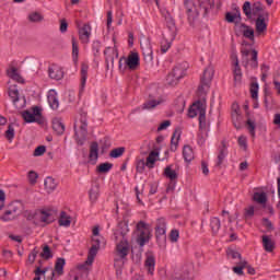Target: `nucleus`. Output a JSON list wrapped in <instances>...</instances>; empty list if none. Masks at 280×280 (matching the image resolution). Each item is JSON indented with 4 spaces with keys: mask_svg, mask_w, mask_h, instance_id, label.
Returning <instances> with one entry per match:
<instances>
[{
    "mask_svg": "<svg viewBox=\"0 0 280 280\" xmlns=\"http://www.w3.org/2000/svg\"><path fill=\"white\" fill-rule=\"evenodd\" d=\"M104 244V237L100 235V228L95 226L92 230V246L89 250L88 259L84 264L79 265L72 271V280H88L89 271L91 270V266H93V261H95V257H97V253L100 250V246Z\"/></svg>",
    "mask_w": 280,
    "mask_h": 280,
    "instance_id": "nucleus-1",
    "label": "nucleus"
},
{
    "mask_svg": "<svg viewBox=\"0 0 280 280\" xmlns=\"http://www.w3.org/2000/svg\"><path fill=\"white\" fill-rule=\"evenodd\" d=\"M128 224L121 222L118 224L116 232L114 233L116 240V249L120 259L115 260V267L121 266L124 264V258L128 255L130 250V245L128 244V238H126V233H128Z\"/></svg>",
    "mask_w": 280,
    "mask_h": 280,
    "instance_id": "nucleus-2",
    "label": "nucleus"
},
{
    "mask_svg": "<svg viewBox=\"0 0 280 280\" xmlns=\"http://www.w3.org/2000/svg\"><path fill=\"white\" fill-rule=\"evenodd\" d=\"M58 215L56 208H42L35 211L28 217V220L35 224V226H45V224H51Z\"/></svg>",
    "mask_w": 280,
    "mask_h": 280,
    "instance_id": "nucleus-3",
    "label": "nucleus"
},
{
    "mask_svg": "<svg viewBox=\"0 0 280 280\" xmlns=\"http://www.w3.org/2000/svg\"><path fill=\"white\" fill-rule=\"evenodd\" d=\"M199 116V128L200 130H207V101H197L188 109V117Z\"/></svg>",
    "mask_w": 280,
    "mask_h": 280,
    "instance_id": "nucleus-4",
    "label": "nucleus"
},
{
    "mask_svg": "<svg viewBox=\"0 0 280 280\" xmlns=\"http://www.w3.org/2000/svg\"><path fill=\"white\" fill-rule=\"evenodd\" d=\"M141 67V57L138 51H130L127 57H120L118 69L121 73L125 71H137Z\"/></svg>",
    "mask_w": 280,
    "mask_h": 280,
    "instance_id": "nucleus-5",
    "label": "nucleus"
},
{
    "mask_svg": "<svg viewBox=\"0 0 280 280\" xmlns=\"http://www.w3.org/2000/svg\"><path fill=\"white\" fill-rule=\"evenodd\" d=\"M86 114H80L74 121V133L75 141L79 145L84 144V139H86Z\"/></svg>",
    "mask_w": 280,
    "mask_h": 280,
    "instance_id": "nucleus-6",
    "label": "nucleus"
},
{
    "mask_svg": "<svg viewBox=\"0 0 280 280\" xmlns=\"http://www.w3.org/2000/svg\"><path fill=\"white\" fill-rule=\"evenodd\" d=\"M136 242L143 248L144 244H148L152 237V228L150 224H147L143 221H140L137 224V231H136Z\"/></svg>",
    "mask_w": 280,
    "mask_h": 280,
    "instance_id": "nucleus-7",
    "label": "nucleus"
},
{
    "mask_svg": "<svg viewBox=\"0 0 280 280\" xmlns=\"http://www.w3.org/2000/svg\"><path fill=\"white\" fill-rule=\"evenodd\" d=\"M22 117L26 124H40L43 121V109L40 107H32L22 112Z\"/></svg>",
    "mask_w": 280,
    "mask_h": 280,
    "instance_id": "nucleus-8",
    "label": "nucleus"
},
{
    "mask_svg": "<svg viewBox=\"0 0 280 280\" xmlns=\"http://www.w3.org/2000/svg\"><path fill=\"white\" fill-rule=\"evenodd\" d=\"M185 73H187V62L179 63L173 68L167 75L166 81L168 84H178V80L185 78Z\"/></svg>",
    "mask_w": 280,
    "mask_h": 280,
    "instance_id": "nucleus-9",
    "label": "nucleus"
},
{
    "mask_svg": "<svg viewBox=\"0 0 280 280\" xmlns=\"http://www.w3.org/2000/svg\"><path fill=\"white\" fill-rule=\"evenodd\" d=\"M66 264L67 261L63 258H58L55 264V270L46 269L47 276H45V280H58V277H62Z\"/></svg>",
    "mask_w": 280,
    "mask_h": 280,
    "instance_id": "nucleus-10",
    "label": "nucleus"
},
{
    "mask_svg": "<svg viewBox=\"0 0 280 280\" xmlns=\"http://www.w3.org/2000/svg\"><path fill=\"white\" fill-rule=\"evenodd\" d=\"M9 97L12 100V103L15 106V108H25V96H21L16 85H11L9 88Z\"/></svg>",
    "mask_w": 280,
    "mask_h": 280,
    "instance_id": "nucleus-11",
    "label": "nucleus"
},
{
    "mask_svg": "<svg viewBox=\"0 0 280 280\" xmlns=\"http://www.w3.org/2000/svg\"><path fill=\"white\" fill-rule=\"evenodd\" d=\"M144 268L148 275L154 277V271L156 270V255L153 252H147L144 254Z\"/></svg>",
    "mask_w": 280,
    "mask_h": 280,
    "instance_id": "nucleus-12",
    "label": "nucleus"
},
{
    "mask_svg": "<svg viewBox=\"0 0 280 280\" xmlns=\"http://www.w3.org/2000/svg\"><path fill=\"white\" fill-rule=\"evenodd\" d=\"M155 237L159 242V244H164L166 237H167V223L165 222V219H159L158 224L155 228Z\"/></svg>",
    "mask_w": 280,
    "mask_h": 280,
    "instance_id": "nucleus-13",
    "label": "nucleus"
},
{
    "mask_svg": "<svg viewBox=\"0 0 280 280\" xmlns=\"http://www.w3.org/2000/svg\"><path fill=\"white\" fill-rule=\"evenodd\" d=\"M213 67H208L203 71V77L201 79L202 84L199 86V93H207L209 91V82L213 80Z\"/></svg>",
    "mask_w": 280,
    "mask_h": 280,
    "instance_id": "nucleus-14",
    "label": "nucleus"
},
{
    "mask_svg": "<svg viewBox=\"0 0 280 280\" xmlns=\"http://www.w3.org/2000/svg\"><path fill=\"white\" fill-rule=\"evenodd\" d=\"M114 47H107L104 51L105 60L107 65H114L115 58H119V51L117 50V40L113 37Z\"/></svg>",
    "mask_w": 280,
    "mask_h": 280,
    "instance_id": "nucleus-15",
    "label": "nucleus"
},
{
    "mask_svg": "<svg viewBox=\"0 0 280 280\" xmlns=\"http://www.w3.org/2000/svg\"><path fill=\"white\" fill-rule=\"evenodd\" d=\"M244 14L247 16V19H255L257 14H261L264 9L261 8V4H255L254 8H250V2H245L243 5Z\"/></svg>",
    "mask_w": 280,
    "mask_h": 280,
    "instance_id": "nucleus-16",
    "label": "nucleus"
},
{
    "mask_svg": "<svg viewBox=\"0 0 280 280\" xmlns=\"http://www.w3.org/2000/svg\"><path fill=\"white\" fill-rule=\"evenodd\" d=\"M93 28L89 24H84L82 27L79 28V39L83 45H88L91 42V34Z\"/></svg>",
    "mask_w": 280,
    "mask_h": 280,
    "instance_id": "nucleus-17",
    "label": "nucleus"
},
{
    "mask_svg": "<svg viewBox=\"0 0 280 280\" xmlns=\"http://www.w3.org/2000/svg\"><path fill=\"white\" fill-rule=\"evenodd\" d=\"M48 75L51 80H62V78H65V71L62 70V67L52 63L49 68H48Z\"/></svg>",
    "mask_w": 280,
    "mask_h": 280,
    "instance_id": "nucleus-18",
    "label": "nucleus"
},
{
    "mask_svg": "<svg viewBox=\"0 0 280 280\" xmlns=\"http://www.w3.org/2000/svg\"><path fill=\"white\" fill-rule=\"evenodd\" d=\"M256 16V31L258 34H262V32H266L268 24L266 23V20L268 19V14L266 12L261 11V13H258Z\"/></svg>",
    "mask_w": 280,
    "mask_h": 280,
    "instance_id": "nucleus-19",
    "label": "nucleus"
},
{
    "mask_svg": "<svg viewBox=\"0 0 280 280\" xmlns=\"http://www.w3.org/2000/svg\"><path fill=\"white\" fill-rule=\"evenodd\" d=\"M159 159H161V151H151L145 160V166L148 167V170H154V166L156 165V161H159Z\"/></svg>",
    "mask_w": 280,
    "mask_h": 280,
    "instance_id": "nucleus-20",
    "label": "nucleus"
},
{
    "mask_svg": "<svg viewBox=\"0 0 280 280\" xmlns=\"http://www.w3.org/2000/svg\"><path fill=\"white\" fill-rule=\"evenodd\" d=\"M47 100L52 110H58V108H60V101L58 100V92H56V90L48 91Z\"/></svg>",
    "mask_w": 280,
    "mask_h": 280,
    "instance_id": "nucleus-21",
    "label": "nucleus"
},
{
    "mask_svg": "<svg viewBox=\"0 0 280 280\" xmlns=\"http://www.w3.org/2000/svg\"><path fill=\"white\" fill-rule=\"evenodd\" d=\"M141 49L145 60L152 62L154 60V52L152 51V45L150 44V40L145 39L142 42Z\"/></svg>",
    "mask_w": 280,
    "mask_h": 280,
    "instance_id": "nucleus-22",
    "label": "nucleus"
},
{
    "mask_svg": "<svg viewBox=\"0 0 280 280\" xmlns=\"http://www.w3.org/2000/svg\"><path fill=\"white\" fill-rule=\"evenodd\" d=\"M71 222H73V217L66 211H61L58 219L59 226H63V229H69L71 226Z\"/></svg>",
    "mask_w": 280,
    "mask_h": 280,
    "instance_id": "nucleus-23",
    "label": "nucleus"
},
{
    "mask_svg": "<svg viewBox=\"0 0 280 280\" xmlns=\"http://www.w3.org/2000/svg\"><path fill=\"white\" fill-rule=\"evenodd\" d=\"M97 159H100V147L97 145V142H93L90 148L89 163L95 165Z\"/></svg>",
    "mask_w": 280,
    "mask_h": 280,
    "instance_id": "nucleus-24",
    "label": "nucleus"
},
{
    "mask_svg": "<svg viewBox=\"0 0 280 280\" xmlns=\"http://www.w3.org/2000/svg\"><path fill=\"white\" fill-rule=\"evenodd\" d=\"M88 78H89V65L83 63L82 67H81L80 94L84 93V89L86 88Z\"/></svg>",
    "mask_w": 280,
    "mask_h": 280,
    "instance_id": "nucleus-25",
    "label": "nucleus"
},
{
    "mask_svg": "<svg viewBox=\"0 0 280 280\" xmlns=\"http://www.w3.org/2000/svg\"><path fill=\"white\" fill-rule=\"evenodd\" d=\"M18 203H11L9 210L1 217L2 222H10V220H14V214L16 213L19 206Z\"/></svg>",
    "mask_w": 280,
    "mask_h": 280,
    "instance_id": "nucleus-26",
    "label": "nucleus"
},
{
    "mask_svg": "<svg viewBox=\"0 0 280 280\" xmlns=\"http://www.w3.org/2000/svg\"><path fill=\"white\" fill-rule=\"evenodd\" d=\"M7 75L11 78V80H14L15 82H20L22 84L24 82L23 77H21V71H19V68L11 67L7 70Z\"/></svg>",
    "mask_w": 280,
    "mask_h": 280,
    "instance_id": "nucleus-27",
    "label": "nucleus"
},
{
    "mask_svg": "<svg viewBox=\"0 0 280 280\" xmlns=\"http://www.w3.org/2000/svg\"><path fill=\"white\" fill-rule=\"evenodd\" d=\"M164 176L170 180H176L178 178V168H174V165H168L164 170Z\"/></svg>",
    "mask_w": 280,
    "mask_h": 280,
    "instance_id": "nucleus-28",
    "label": "nucleus"
},
{
    "mask_svg": "<svg viewBox=\"0 0 280 280\" xmlns=\"http://www.w3.org/2000/svg\"><path fill=\"white\" fill-rule=\"evenodd\" d=\"M262 246L266 253H272L275 250V240H272V236L264 235Z\"/></svg>",
    "mask_w": 280,
    "mask_h": 280,
    "instance_id": "nucleus-29",
    "label": "nucleus"
},
{
    "mask_svg": "<svg viewBox=\"0 0 280 280\" xmlns=\"http://www.w3.org/2000/svg\"><path fill=\"white\" fill-rule=\"evenodd\" d=\"M195 158H196V155L194 153V149L189 145H184L183 159H184L185 163H191V161H194Z\"/></svg>",
    "mask_w": 280,
    "mask_h": 280,
    "instance_id": "nucleus-30",
    "label": "nucleus"
},
{
    "mask_svg": "<svg viewBox=\"0 0 280 280\" xmlns=\"http://www.w3.org/2000/svg\"><path fill=\"white\" fill-rule=\"evenodd\" d=\"M180 130L176 129L172 136L171 139V152H176V150H178V143L180 141Z\"/></svg>",
    "mask_w": 280,
    "mask_h": 280,
    "instance_id": "nucleus-31",
    "label": "nucleus"
},
{
    "mask_svg": "<svg viewBox=\"0 0 280 280\" xmlns=\"http://www.w3.org/2000/svg\"><path fill=\"white\" fill-rule=\"evenodd\" d=\"M254 202H257V205H262V207L266 206V202H268V195L264 191H256L253 195Z\"/></svg>",
    "mask_w": 280,
    "mask_h": 280,
    "instance_id": "nucleus-32",
    "label": "nucleus"
},
{
    "mask_svg": "<svg viewBox=\"0 0 280 280\" xmlns=\"http://www.w3.org/2000/svg\"><path fill=\"white\" fill-rule=\"evenodd\" d=\"M234 86L242 84V69H240V62L236 60L234 66Z\"/></svg>",
    "mask_w": 280,
    "mask_h": 280,
    "instance_id": "nucleus-33",
    "label": "nucleus"
},
{
    "mask_svg": "<svg viewBox=\"0 0 280 280\" xmlns=\"http://www.w3.org/2000/svg\"><path fill=\"white\" fill-rule=\"evenodd\" d=\"M45 190L48 194H51V191H56V187H58V183L52 177H47L44 182Z\"/></svg>",
    "mask_w": 280,
    "mask_h": 280,
    "instance_id": "nucleus-34",
    "label": "nucleus"
},
{
    "mask_svg": "<svg viewBox=\"0 0 280 280\" xmlns=\"http://www.w3.org/2000/svg\"><path fill=\"white\" fill-rule=\"evenodd\" d=\"M113 170V163L110 162H105L101 163L96 166V172L97 174H108Z\"/></svg>",
    "mask_w": 280,
    "mask_h": 280,
    "instance_id": "nucleus-35",
    "label": "nucleus"
},
{
    "mask_svg": "<svg viewBox=\"0 0 280 280\" xmlns=\"http://www.w3.org/2000/svg\"><path fill=\"white\" fill-rule=\"evenodd\" d=\"M52 128L57 132V135H62L65 132V124H62V119L54 118Z\"/></svg>",
    "mask_w": 280,
    "mask_h": 280,
    "instance_id": "nucleus-36",
    "label": "nucleus"
},
{
    "mask_svg": "<svg viewBox=\"0 0 280 280\" xmlns=\"http://www.w3.org/2000/svg\"><path fill=\"white\" fill-rule=\"evenodd\" d=\"M89 196L92 205H95L97 202V198H100V186H92L89 191Z\"/></svg>",
    "mask_w": 280,
    "mask_h": 280,
    "instance_id": "nucleus-37",
    "label": "nucleus"
},
{
    "mask_svg": "<svg viewBox=\"0 0 280 280\" xmlns=\"http://www.w3.org/2000/svg\"><path fill=\"white\" fill-rule=\"evenodd\" d=\"M80 56V46L78 45V39L72 37V60L73 62H78V58Z\"/></svg>",
    "mask_w": 280,
    "mask_h": 280,
    "instance_id": "nucleus-38",
    "label": "nucleus"
},
{
    "mask_svg": "<svg viewBox=\"0 0 280 280\" xmlns=\"http://www.w3.org/2000/svg\"><path fill=\"white\" fill-rule=\"evenodd\" d=\"M16 132L14 130V125H9L8 129L4 132V137L7 139V141H9V143H12V141H14V137H15Z\"/></svg>",
    "mask_w": 280,
    "mask_h": 280,
    "instance_id": "nucleus-39",
    "label": "nucleus"
},
{
    "mask_svg": "<svg viewBox=\"0 0 280 280\" xmlns=\"http://www.w3.org/2000/svg\"><path fill=\"white\" fill-rule=\"evenodd\" d=\"M235 264H237L236 267H233V272H235V275H238V277H242V275H244V269L246 268V260H241V261H235Z\"/></svg>",
    "mask_w": 280,
    "mask_h": 280,
    "instance_id": "nucleus-40",
    "label": "nucleus"
},
{
    "mask_svg": "<svg viewBox=\"0 0 280 280\" xmlns=\"http://www.w3.org/2000/svg\"><path fill=\"white\" fill-rule=\"evenodd\" d=\"M45 20V16L40 12H32L28 14V21L31 23H40Z\"/></svg>",
    "mask_w": 280,
    "mask_h": 280,
    "instance_id": "nucleus-41",
    "label": "nucleus"
},
{
    "mask_svg": "<svg viewBox=\"0 0 280 280\" xmlns=\"http://www.w3.org/2000/svg\"><path fill=\"white\" fill-rule=\"evenodd\" d=\"M240 11H235V12H228L225 15V19L228 21V23H237V21H240Z\"/></svg>",
    "mask_w": 280,
    "mask_h": 280,
    "instance_id": "nucleus-42",
    "label": "nucleus"
},
{
    "mask_svg": "<svg viewBox=\"0 0 280 280\" xmlns=\"http://www.w3.org/2000/svg\"><path fill=\"white\" fill-rule=\"evenodd\" d=\"M240 117H242V112L240 110V105L234 103L232 105V119L233 121H240Z\"/></svg>",
    "mask_w": 280,
    "mask_h": 280,
    "instance_id": "nucleus-43",
    "label": "nucleus"
},
{
    "mask_svg": "<svg viewBox=\"0 0 280 280\" xmlns=\"http://www.w3.org/2000/svg\"><path fill=\"white\" fill-rule=\"evenodd\" d=\"M125 152H126V148H124V147L116 148L110 151L109 156L112 159H119V156H124Z\"/></svg>",
    "mask_w": 280,
    "mask_h": 280,
    "instance_id": "nucleus-44",
    "label": "nucleus"
},
{
    "mask_svg": "<svg viewBox=\"0 0 280 280\" xmlns=\"http://www.w3.org/2000/svg\"><path fill=\"white\" fill-rule=\"evenodd\" d=\"M249 91L252 100H259V83H252Z\"/></svg>",
    "mask_w": 280,
    "mask_h": 280,
    "instance_id": "nucleus-45",
    "label": "nucleus"
},
{
    "mask_svg": "<svg viewBox=\"0 0 280 280\" xmlns=\"http://www.w3.org/2000/svg\"><path fill=\"white\" fill-rule=\"evenodd\" d=\"M226 253H228V257H230V259H237L238 261H245L244 259H242V255L233 248H229L226 250Z\"/></svg>",
    "mask_w": 280,
    "mask_h": 280,
    "instance_id": "nucleus-46",
    "label": "nucleus"
},
{
    "mask_svg": "<svg viewBox=\"0 0 280 280\" xmlns=\"http://www.w3.org/2000/svg\"><path fill=\"white\" fill-rule=\"evenodd\" d=\"M145 167H148L145 165V160H143V159L137 160V162H136L137 172H139L140 174H143V172H145Z\"/></svg>",
    "mask_w": 280,
    "mask_h": 280,
    "instance_id": "nucleus-47",
    "label": "nucleus"
},
{
    "mask_svg": "<svg viewBox=\"0 0 280 280\" xmlns=\"http://www.w3.org/2000/svg\"><path fill=\"white\" fill-rule=\"evenodd\" d=\"M222 215H223L224 220H226L229 222H235V220H237V218H240V214H237V212L230 214L229 211H223Z\"/></svg>",
    "mask_w": 280,
    "mask_h": 280,
    "instance_id": "nucleus-48",
    "label": "nucleus"
},
{
    "mask_svg": "<svg viewBox=\"0 0 280 280\" xmlns=\"http://www.w3.org/2000/svg\"><path fill=\"white\" fill-rule=\"evenodd\" d=\"M210 226L213 233H218L220 231V219L212 218L210 221Z\"/></svg>",
    "mask_w": 280,
    "mask_h": 280,
    "instance_id": "nucleus-49",
    "label": "nucleus"
},
{
    "mask_svg": "<svg viewBox=\"0 0 280 280\" xmlns=\"http://www.w3.org/2000/svg\"><path fill=\"white\" fill-rule=\"evenodd\" d=\"M243 35L245 38H249V40H253L255 38V31L248 26H245L243 30Z\"/></svg>",
    "mask_w": 280,
    "mask_h": 280,
    "instance_id": "nucleus-50",
    "label": "nucleus"
},
{
    "mask_svg": "<svg viewBox=\"0 0 280 280\" xmlns=\"http://www.w3.org/2000/svg\"><path fill=\"white\" fill-rule=\"evenodd\" d=\"M159 104H161V101H149L143 104V108L145 110H151V108H156V106H159Z\"/></svg>",
    "mask_w": 280,
    "mask_h": 280,
    "instance_id": "nucleus-51",
    "label": "nucleus"
},
{
    "mask_svg": "<svg viewBox=\"0 0 280 280\" xmlns=\"http://www.w3.org/2000/svg\"><path fill=\"white\" fill-rule=\"evenodd\" d=\"M238 145L242 150H248V139L245 136L238 137Z\"/></svg>",
    "mask_w": 280,
    "mask_h": 280,
    "instance_id": "nucleus-52",
    "label": "nucleus"
},
{
    "mask_svg": "<svg viewBox=\"0 0 280 280\" xmlns=\"http://www.w3.org/2000/svg\"><path fill=\"white\" fill-rule=\"evenodd\" d=\"M47 152V147L39 145L34 150L33 156H43Z\"/></svg>",
    "mask_w": 280,
    "mask_h": 280,
    "instance_id": "nucleus-53",
    "label": "nucleus"
},
{
    "mask_svg": "<svg viewBox=\"0 0 280 280\" xmlns=\"http://www.w3.org/2000/svg\"><path fill=\"white\" fill-rule=\"evenodd\" d=\"M27 178L31 185H35L36 180H38V173L30 171L27 174Z\"/></svg>",
    "mask_w": 280,
    "mask_h": 280,
    "instance_id": "nucleus-54",
    "label": "nucleus"
},
{
    "mask_svg": "<svg viewBox=\"0 0 280 280\" xmlns=\"http://www.w3.org/2000/svg\"><path fill=\"white\" fill-rule=\"evenodd\" d=\"M179 237H180V232H178V230L171 231V233H170L171 242L176 243V242H178Z\"/></svg>",
    "mask_w": 280,
    "mask_h": 280,
    "instance_id": "nucleus-55",
    "label": "nucleus"
},
{
    "mask_svg": "<svg viewBox=\"0 0 280 280\" xmlns=\"http://www.w3.org/2000/svg\"><path fill=\"white\" fill-rule=\"evenodd\" d=\"M42 257L44 259H51V250L49 249V246H45L42 252Z\"/></svg>",
    "mask_w": 280,
    "mask_h": 280,
    "instance_id": "nucleus-56",
    "label": "nucleus"
},
{
    "mask_svg": "<svg viewBox=\"0 0 280 280\" xmlns=\"http://www.w3.org/2000/svg\"><path fill=\"white\" fill-rule=\"evenodd\" d=\"M172 126V122L170 120H165L158 127V132H162V130H167L168 127Z\"/></svg>",
    "mask_w": 280,
    "mask_h": 280,
    "instance_id": "nucleus-57",
    "label": "nucleus"
},
{
    "mask_svg": "<svg viewBox=\"0 0 280 280\" xmlns=\"http://www.w3.org/2000/svg\"><path fill=\"white\" fill-rule=\"evenodd\" d=\"M229 154V151L226 149H221L218 159H219V165L226 159V155Z\"/></svg>",
    "mask_w": 280,
    "mask_h": 280,
    "instance_id": "nucleus-58",
    "label": "nucleus"
},
{
    "mask_svg": "<svg viewBox=\"0 0 280 280\" xmlns=\"http://www.w3.org/2000/svg\"><path fill=\"white\" fill-rule=\"evenodd\" d=\"M255 215V207L249 206L245 209V218H253Z\"/></svg>",
    "mask_w": 280,
    "mask_h": 280,
    "instance_id": "nucleus-59",
    "label": "nucleus"
},
{
    "mask_svg": "<svg viewBox=\"0 0 280 280\" xmlns=\"http://www.w3.org/2000/svg\"><path fill=\"white\" fill-rule=\"evenodd\" d=\"M250 67H257V50H252V60L249 62Z\"/></svg>",
    "mask_w": 280,
    "mask_h": 280,
    "instance_id": "nucleus-60",
    "label": "nucleus"
},
{
    "mask_svg": "<svg viewBox=\"0 0 280 280\" xmlns=\"http://www.w3.org/2000/svg\"><path fill=\"white\" fill-rule=\"evenodd\" d=\"M247 126L252 137H255V122L252 119L247 120Z\"/></svg>",
    "mask_w": 280,
    "mask_h": 280,
    "instance_id": "nucleus-61",
    "label": "nucleus"
},
{
    "mask_svg": "<svg viewBox=\"0 0 280 280\" xmlns=\"http://www.w3.org/2000/svg\"><path fill=\"white\" fill-rule=\"evenodd\" d=\"M201 172L203 176H209V164L207 162H201Z\"/></svg>",
    "mask_w": 280,
    "mask_h": 280,
    "instance_id": "nucleus-62",
    "label": "nucleus"
},
{
    "mask_svg": "<svg viewBox=\"0 0 280 280\" xmlns=\"http://www.w3.org/2000/svg\"><path fill=\"white\" fill-rule=\"evenodd\" d=\"M156 191H159V183L155 182L150 185L149 194H151V196H154V194H156Z\"/></svg>",
    "mask_w": 280,
    "mask_h": 280,
    "instance_id": "nucleus-63",
    "label": "nucleus"
},
{
    "mask_svg": "<svg viewBox=\"0 0 280 280\" xmlns=\"http://www.w3.org/2000/svg\"><path fill=\"white\" fill-rule=\"evenodd\" d=\"M40 277H47V271L42 270V269H37L36 270V277L34 278V280H40Z\"/></svg>",
    "mask_w": 280,
    "mask_h": 280,
    "instance_id": "nucleus-64",
    "label": "nucleus"
}]
</instances>
